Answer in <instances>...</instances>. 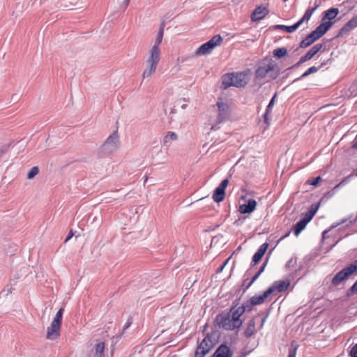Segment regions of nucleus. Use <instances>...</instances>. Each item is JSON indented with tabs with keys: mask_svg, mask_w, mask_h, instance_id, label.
<instances>
[{
	"mask_svg": "<svg viewBox=\"0 0 357 357\" xmlns=\"http://www.w3.org/2000/svg\"><path fill=\"white\" fill-rule=\"evenodd\" d=\"M160 48H157L156 47H151L145 62V68L142 75L143 79L149 78L155 73L160 60Z\"/></svg>",
	"mask_w": 357,
	"mask_h": 357,
	"instance_id": "f257e3e1",
	"label": "nucleus"
},
{
	"mask_svg": "<svg viewBox=\"0 0 357 357\" xmlns=\"http://www.w3.org/2000/svg\"><path fill=\"white\" fill-rule=\"evenodd\" d=\"M250 70L225 74V89L229 86L245 87L249 81Z\"/></svg>",
	"mask_w": 357,
	"mask_h": 357,
	"instance_id": "f03ea898",
	"label": "nucleus"
},
{
	"mask_svg": "<svg viewBox=\"0 0 357 357\" xmlns=\"http://www.w3.org/2000/svg\"><path fill=\"white\" fill-rule=\"evenodd\" d=\"M244 312L245 307L238 306V304L233 306L227 316H225V330L238 329L243 324L240 317Z\"/></svg>",
	"mask_w": 357,
	"mask_h": 357,
	"instance_id": "7ed1b4c3",
	"label": "nucleus"
},
{
	"mask_svg": "<svg viewBox=\"0 0 357 357\" xmlns=\"http://www.w3.org/2000/svg\"><path fill=\"white\" fill-rule=\"evenodd\" d=\"M332 22H321L315 30L309 33L301 43L299 47L305 48L323 36L332 26Z\"/></svg>",
	"mask_w": 357,
	"mask_h": 357,
	"instance_id": "20e7f679",
	"label": "nucleus"
},
{
	"mask_svg": "<svg viewBox=\"0 0 357 357\" xmlns=\"http://www.w3.org/2000/svg\"><path fill=\"white\" fill-rule=\"evenodd\" d=\"M278 67L275 63L270 61H262L255 71L256 79H264L268 75L271 79L278 76Z\"/></svg>",
	"mask_w": 357,
	"mask_h": 357,
	"instance_id": "39448f33",
	"label": "nucleus"
},
{
	"mask_svg": "<svg viewBox=\"0 0 357 357\" xmlns=\"http://www.w3.org/2000/svg\"><path fill=\"white\" fill-rule=\"evenodd\" d=\"M64 308L61 307L53 318L50 326L47 329L46 338L54 340L59 337Z\"/></svg>",
	"mask_w": 357,
	"mask_h": 357,
	"instance_id": "423d86ee",
	"label": "nucleus"
},
{
	"mask_svg": "<svg viewBox=\"0 0 357 357\" xmlns=\"http://www.w3.org/2000/svg\"><path fill=\"white\" fill-rule=\"evenodd\" d=\"M222 38L220 34L214 36L206 43L200 45L195 52V56H203L211 54L215 47L221 45Z\"/></svg>",
	"mask_w": 357,
	"mask_h": 357,
	"instance_id": "0eeeda50",
	"label": "nucleus"
},
{
	"mask_svg": "<svg viewBox=\"0 0 357 357\" xmlns=\"http://www.w3.org/2000/svg\"><path fill=\"white\" fill-rule=\"evenodd\" d=\"M318 5H316L314 7L308 8L303 16L295 24L291 26H286L283 24L275 25V29L278 30H283L287 31V33H293L294 32L303 22H307L311 18L314 12L318 8Z\"/></svg>",
	"mask_w": 357,
	"mask_h": 357,
	"instance_id": "6e6552de",
	"label": "nucleus"
},
{
	"mask_svg": "<svg viewBox=\"0 0 357 357\" xmlns=\"http://www.w3.org/2000/svg\"><path fill=\"white\" fill-rule=\"evenodd\" d=\"M323 47L322 44L317 43L311 47L307 52L301 57L300 60L292 66L290 68H295L301 66L302 63L310 60Z\"/></svg>",
	"mask_w": 357,
	"mask_h": 357,
	"instance_id": "1a4fd4ad",
	"label": "nucleus"
},
{
	"mask_svg": "<svg viewBox=\"0 0 357 357\" xmlns=\"http://www.w3.org/2000/svg\"><path fill=\"white\" fill-rule=\"evenodd\" d=\"M119 136L116 130L113 132L102 145V148L109 151H114L119 146Z\"/></svg>",
	"mask_w": 357,
	"mask_h": 357,
	"instance_id": "9d476101",
	"label": "nucleus"
},
{
	"mask_svg": "<svg viewBox=\"0 0 357 357\" xmlns=\"http://www.w3.org/2000/svg\"><path fill=\"white\" fill-rule=\"evenodd\" d=\"M353 273L350 269L349 266H348L335 275V276L332 279V284L333 285L337 286L342 282L349 278V277Z\"/></svg>",
	"mask_w": 357,
	"mask_h": 357,
	"instance_id": "9b49d317",
	"label": "nucleus"
},
{
	"mask_svg": "<svg viewBox=\"0 0 357 357\" xmlns=\"http://www.w3.org/2000/svg\"><path fill=\"white\" fill-rule=\"evenodd\" d=\"M357 27V15L349 20L339 31L337 37H340Z\"/></svg>",
	"mask_w": 357,
	"mask_h": 357,
	"instance_id": "f8f14e48",
	"label": "nucleus"
},
{
	"mask_svg": "<svg viewBox=\"0 0 357 357\" xmlns=\"http://www.w3.org/2000/svg\"><path fill=\"white\" fill-rule=\"evenodd\" d=\"M269 13L268 9L265 6H258L257 7L251 16V20L252 22H257L262 20L264 17H266Z\"/></svg>",
	"mask_w": 357,
	"mask_h": 357,
	"instance_id": "ddd939ff",
	"label": "nucleus"
},
{
	"mask_svg": "<svg viewBox=\"0 0 357 357\" xmlns=\"http://www.w3.org/2000/svg\"><path fill=\"white\" fill-rule=\"evenodd\" d=\"M268 247V243H264L262 245L259 246L257 252L255 253V255L252 257V260L251 262V267L255 266L257 263H258L262 257L264 255L267 248Z\"/></svg>",
	"mask_w": 357,
	"mask_h": 357,
	"instance_id": "4468645a",
	"label": "nucleus"
},
{
	"mask_svg": "<svg viewBox=\"0 0 357 357\" xmlns=\"http://www.w3.org/2000/svg\"><path fill=\"white\" fill-rule=\"evenodd\" d=\"M289 284L290 282L288 280L275 281L272 286L268 287L267 289H271V294L275 291H277L278 292H282L287 289Z\"/></svg>",
	"mask_w": 357,
	"mask_h": 357,
	"instance_id": "2eb2a0df",
	"label": "nucleus"
},
{
	"mask_svg": "<svg viewBox=\"0 0 357 357\" xmlns=\"http://www.w3.org/2000/svg\"><path fill=\"white\" fill-rule=\"evenodd\" d=\"M271 289H266L261 295L253 296L250 299V301H251V304L257 305L263 303L266 298H267L271 294Z\"/></svg>",
	"mask_w": 357,
	"mask_h": 357,
	"instance_id": "dca6fc26",
	"label": "nucleus"
},
{
	"mask_svg": "<svg viewBox=\"0 0 357 357\" xmlns=\"http://www.w3.org/2000/svg\"><path fill=\"white\" fill-rule=\"evenodd\" d=\"M219 337V333L218 331H213L211 334L207 335L204 339H208L206 344L203 345V347H208V352L213 347L217 341V338Z\"/></svg>",
	"mask_w": 357,
	"mask_h": 357,
	"instance_id": "f3484780",
	"label": "nucleus"
},
{
	"mask_svg": "<svg viewBox=\"0 0 357 357\" xmlns=\"http://www.w3.org/2000/svg\"><path fill=\"white\" fill-rule=\"evenodd\" d=\"M256 206L257 202L253 199H250L248 201L247 204L240 206L239 211L241 213H250L255 209Z\"/></svg>",
	"mask_w": 357,
	"mask_h": 357,
	"instance_id": "a211bd4d",
	"label": "nucleus"
},
{
	"mask_svg": "<svg viewBox=\"0 0 357 357\" xmlns=\"http://www.w3.org/2000/svg\"><path fill=\"white\" fill-rule=\"evenodd\" d=\"M275 98H276V93H275L274 96L271 99L268 105H267V107L266 108L265 113H264V114L263 116L264 123L266 124H267L268 126L270 124V119L268 118V115L272 112L273 107L274 104H275Z\"/></svg>",
	"mask_w": 357,
	"mask_h": 357,
	"instance_id": "6ab92c4d",
	"label": "nucleus"
},
{
	"mask_svg": "<svg viewBox=\"0 0 357 357\" xmlns=\"http://www.w3.org/2000/svg\"><path fill=\"white\" fill-rule=\"evenodd\" d=\"M208 339H204L196 348L195 357H204L208 353V347H203Z\"/></svg>",
	"mask_w": 357,
	"mask_h": 357,
	"instance_id": "aec40b11",
	"label": "nucleus"
},
{
	"mask_svg": "<svg viewBox=\"0 0 357 357\" xmlns=\"http://www.w3.org/2000/svg\"><path fill=\"white\" fill-rule=\"evenodd\" d=\"M255 333V318L251 319L246 326V328L244 331V335L246 337H250Z\"/></svg>",
	"mask_w": 357,
	"mask_h": 357,
	"instance_id": "412c9836",
	"label": "nucleus"
},
{
	"mask_svg": "<svg viewBox=\"0 0 357 357\" xmlns=\"http://www.w3.org/2000/svg\"><path fill=\"white\" fill-rule=\"evenodd\" d=\"M213 199L216 202L223 200V181L220 182L218 187L215 190Z\"/></svg>",
	"mask_w": 357,
	"mask_h": 357,
	"instance_id": "4be33fe9",
	"label": "nucleus"
},
{
	"mask_svg": "<svg viewBox=\"0 0 357 357\" xmlns=\"http://www.w3.org/2000/svg\"><path fill=\"white\" fill-rule=\"evenodd\" d=\"M326 62H323L319 66H312L309 68L306 71H305L299 77L294 79V82H296L298 80H301L303 78L308 76L310 74L317 73L321 67H323L324 65H326Z\"/></svg>",
	"mask_w": 357,
	"mask_h": 357,
	"instance_id": "5701e85b",
	"label": "nucleus"
},
{
	"mask_svg": "<svg viewBox=\"0 0 357 357\" xmlns=\"http://www.w3.org/2000/svg\"><path fill=\"white\" fill-rule=\"evenodd\" d=\"M339 13V10L337 8H331L328 10H327L325 12L324 16L322 19V20H325L326 19L329 20L328 22H331V20H333Z\"/></svg>",
	"mask_w": 357,
	"mask_h": 357,
	"instance_id": "b1692460",
	"label": "nucleus"
},
{
	"mask_svg": "<svg viewBox=\"0 0 357 357\" xmlns=\"http://www.w3.org/2000/svg\"><path fill=\"white\" fill-rule=\"evenodd\" d=\"M164 28H165V23L162 22L160 26V29L158 33L157 37L155 38V43L152 47H156L157 48H160V45L161 44L162 38H163Z\"/></svg>",
	"mask_w": 357,
	"mask_h": 357,
	"instance_id": "393cba45",
	"label": "nucleus"
},
{
	"mask_svg": "<svg viewBox=\"0 0 357 357\" xmlns=\"http://www.w3.org/2000/svg\"><path fill=\"white\" fill-rule=\"evenodd\" d=\"M306 224L301 219L294 227V233L298 236L306 227Z\"/></svg>",
	"mask_w": 357,
	"mask_h": 357,
	"instance_id": "a878e982",
	"label": "nucleus"
},
{
	"mask_svg": "<svg viewBox=\"0 0 357 357\" xmlns=\"http://www.w3.org/2000/svg\"><path fill=\"white\" fill-rule=\"evenodd\" d=\"M178 139V136L174 132H168L167 134L164 137L163 144L167 145L171 141H175Z\"/></svg>",
	"mask_w": 357,
	"mask_h": 357,
	"instance_id": "bb28decb",
	"label": "nucleus"
},
{
	"mask_svg": "<svg viewBox=\"0 0 357 357\" xmlns=\"http://www.w3.org/2000/svg\"><path fill=\"white\" fill-rule=\"evenodd\" d=\"M287 54V50L284 47L277 48L273 51V55L278 58H282Z\"/></svg>",
	"mask_w": 357,
	"mask_h": 357,
	"instance_id": "cd10ccee",
	"label": "nucleus"
},
{
	"mask_svg": "<svg viewBox=\"0 0 357 357\" xmlns=\"http://www.w3.org/2000/svg\"><path fill=\"white\" fill-rule=\"evenodd\" d=\"M222 102H217V106L218 107V111H219V116H218V123L215 124V125H213L212 127H211V130H218V129H220V126H219V124L222 122V117L221 116V113H220V110H221V107H222Z\"/></svg>",
	"mask_w": 357,
	"mask_h": 357,
	"instance_id": "c85d7f7f",
	"label": "nucleus"
},
{
	"mask_svg": "<svg viewBox=\"0 0 357 357\" xmlns=\"http://www.w3.org/2000/svg\"><path fill=\"white\" fill-rule=\"evenodd\" d=\"M354 176V174H351L350 175L347 176V177H345L343 180H342L337 185H336L333 190H337L339 188H340L341 186H343L344 185H346L347 183H348L350 180H351V178Z\"/></svg>",
	"mask_w": 357,
	"mask_h": 357,
	"instance_id": "c756f323",
	"label": "nucleus"
},
{
	"mask_svg": "<svg viewBox=\"0 0 357 357\" xmlns=\"http://www.w3.org/2000/svg\"><path fill=\"white\" fill-rule=\"evenodd\" d=\"M105 344L104 342H99L96 345V353L99 357H102L104 353Z\"/></svg>",
	"mask_w": 357,
	"mask_h": 357,
	"instance_id": "7c9ffc66",
	"label": "nucleus"
},
{
	"mask_svg": "<svg viewBox=\"0 0 357 357\" xmlns=\"http://www.w3.org/2000/svg\"><path fill=\"white\" fill-rule=\"evenodd\" d=\"M298 347L296 344L292 343L289 348L287 357H296Z\"/></svg>",
	"mask_w": 357,
	"mask_h": 357,
	"instance_id": "2f4dec72",
	"label": "nucleus"
},
{
	"mask_svg": "<svg viewBox=\"0 0 357 357\" xmlns=\"http://www.w3.org/2000/svg\"><path fill=\"white\" fill-rule=\"evenodd\" d=\"M39 172V169L38 167H32L30 171L28 172L26 178L28 179L33 178L36 175H37Z\"/></svg>",
	"mask_w": 357,
	"mask_h": 357,
	"instance_id": "473e14b6",
	"label": "nucleus"
},
{
	"mask_svg": "<svg viewBox=\"0 0 357 357\" xmlns=\"http://www.w3.org/2000/svg\"><path fill=\"white\" fill-rule=\"evenodd\" d=\"M211 357H223V344H220Z\"/></svg>",
	"mask_w": 357,
	"mask_h": 357,
	"instance_id": "72a5a7b5",
	"label": "nucleus"
},
{
	"mask_svg": "<svg viewBox=\"0 0 357 357\" xmlns=\"http://www.w3.org/2000/svg\"><path fill=\"white\" fill-rule=\"evenodd\" d=\"M313 217L314 215L308 211L304 215L301 220L307 225L313 218Z\"/></svg>",
	"mask_w": 357,
	"mask_h": 357,
	"instance_id": "f704fd0d",
	"label": "nucleus"
},
{
	"mask_svg": "<svg viewBox=\"0 0 357 357\" xmlns=\"http://www.w3.org/2000/svg\"><path fill=\"white\" fill-rule=\"evenodd\" d=\"M253 306H254V305L251 304V301H248L245 303H243L241 305H240V307H245V312L246 310L247 311H251L252 310V307Z\"/></svg>",
	"mask_w": 357,
	"mask_h": 357,
	"instance_id": "c9c22d12",
	"label": "nucleus"
},
{
	"mask_svg": "<svg viewBox=\"0 0 357 357\" xmlns=\"http://www.w3.org/2000/svg\"><path fill=\"white\" fill-rule=\"evenodd\" d=\"M319 207V203L312 204L310 207L309 213H312V215H314Z\"/></svg>",
	"mask_w": 357,
	"mask_h": 357,
	"instance_id": "e433bc0d",
	"label": "nucleus"
},
{
	"mask_svg": "<svg viewBox=\"0 0 357 357\" xmlns=\"http://www.w3.org/2000/svg\"><path fill=\"white\" fill-rule=\"evenodd\" d=\"M215 323L218 326L219 328H220L221 325L223 324V315L222 314H220L216 317Z\"/></svg>",
	"mask_w": 357,
	"mask_h": 357,
	"instance_id": "4c0bfd02",
	"label": "nucleus"
},
{
	"mask_svg": "<svg viewBox=\"0 0 357 357\" xmlns=\"http://www.w3.org/2000/svg\"><path fill=\"white\" fill-rule=\"evenodd\" d=\"M350 357H357V344H354L349 351Z\"/></svg>",
	"mask_w": 357,
	"mask_h": 357,
	"instance_id": "58836bf2",
	"label": "nucleus"
},
{
	"mask_svg": "<svg viewBox=\"0 0 357 357\" xmlns=\"http://www.w3.org/2000/svg\"><path fill=\"white\" fill-rule=\"evenodd\" d=\"M233 353L230 348L225 344V357H232Z\"/></svg>",
	"mask_w": 357,
	"mask_h": 357,
	"instance_id": "ea45409f",
	"label": "nucleus"
},
{
	"mask_svg": "<svg viewBox=\"0 0 357 357\" xmlns=\"http://www.w3.org/2000/svg\"><path fill=\"white\" fill-rule=\"evenodd\" d=\"M321 181V176H317L314 178H313L312 181H309V183L312 185L316 186L319 182Z\"/></svg>",
	"mask_w": 357,
	"mask_h": 357,
	"instance_id": "a19ab883",
	"label": "nucleus"
},
{
	"mask_svg": "<svg viewBox=\"0 0 357 357\" xmlns=\"http://www.w3.org/2000/svg\"><path fill=\"white\" fill-rule=\"evenodd\" d=\"M259 277V275L256 273V274L252 277V280L246 284L245 289H248Z\"/></svg>",
	"mask_w": 357,
	"mask_h": 357,
	"instance_id": "79ce46f5",
	"label": "nucleus"
},
{
	"mask_svg": "<svg viewBox=\"0 0 357 357\" xmlns=\"http://www.w3.org/2000/svg\"><path fill=\"white\" fill-rule=\"evenodd\" d=\"M349 266L353 273L357 272V259L355 260L353 263L350 264Z\"/></svg>",
	"mask_w": 357,
	"mask_h": 357,
	"instance_id": "37998d69",
	"label": "nucleus"
},
{
	"mask_svg": "<svg viewBox=\"0 0 357 357\" xmlns=\"http://www.w3.org/2000/svg\"><path fill=\"white\" fill-rule=\"evenodd\" d=\"M267 263H268V259H266V261H264L262 264V265L261 266L260 268L259 269V271H257V273L260 275L264 271L265 269V267L267 265Z\"/></svg>",
	"mask_w": 357,
	"mask_h": 357,
	"instance_id": "c03bdc74",
	"label": "nucleus"
},
{
	"mask_svg": "<svg viewBox=\"0 0 357 357\" xmlns=\"http://www.w3.org/2000/svg\"><path fill=\"white\" fill-rule=\"evenodd\" d=\"M349 291L353 293V294L357 293V280L350 287Z\"/></svg>",
	"mask_w": 357,
	"mask_h": 357,
	"instance_id": "a18cd8bd",
	"label": "nucleus"
},
{
	"mask_svg": "<svg viewBox=\"0 0 357 357\" xmlns=\"http://www.w3.org/2000/svg\"><path fill=\"white\" fill-rule=\"evenodd\" d=\"M349 291L353 293V294L357 293V280L350 287Z\"/></svg>",
	"mask_w": 357,
	"mask_h": 357,
	"instance_id": "49530a36",
	"label": "nucleus"
},
{
	"mask_svg": "<svg viewBox=\"0 0 357 357\" xmlns=\"http://www.w3.org/2000/svg\"><path fill=\"white\" fill-rule=\"evenodd\" d=\"M295 261L293 260V259H290L286 264L285 266L287 268H289L293 263H294Z\"/></svg>",
	"mask_w": 357,
	"mask_h": 357,
	"instance_id": "de8ad7c7",
	"label": "nucleus"
},
{
	"mask_svg": "<svg viewBox=\"0 0 357 357\" xmlns=\"http://www.w3.org/2000/svg\"><path fill=\"white\" fill-rule=\"evenodd\" d=\"M250 353V351H248V352H243L241 354H240L238 357H245L248 354Z\"/></svg>",
	"mask_w": 357,
	"mask_h": 357,
	"instance_id": "09e8293b",
	"label": "nucleus"
},
{
	"mask_svg": "<svg viewBox=\"0 0 357 357\" xmlns=\"http://www.w3.org/2000/svg\"><path fill=\"white\" fill-rule=\"evenodd\" d=\"M267 316L268 315H266L265 317H264L262 319H261V327H262L266 320V318H267Z\"/></svg>",
	"mask_w": 357,
	"mask_h": 357,
	"instance_id": "8fccbe9b",
	"label": "nucleus"
},
{
	"mask_svg": "<svg viewBox=\"0 0 357 357\" xmlns=\"http://www.w3.org/2000/svg\"><path fill=\"white\" fill-rule=\"evenodd\" d=\"M73 236V233H72V231H70L66 239V241H68L71 237Z\"/></svg>",
	"mask_w": 357,
	"mask_h": 357,
	"instance_id": "3c124183",
	"label": "nucleus"
},
{
	"mask_svg": "<svg viewBox=\"0 0 357 357\" xmlns=\"http://www.w3.org/2000/svg\"><path fill=\"white\" fill-rule=\"evenodd\" d=\"M346 220H343L341 222H338V223H336L335 225H333L331 226V228H334V227H336L337 226L340 225V224L343 223L344 222H345Z\"/></svg>",
	"mask_w": 357,
	"mask_h": 357,
	"instance_id": "603ef678",
	"label": "nucleus"
},
{
	"mask_svg": "<svg viewBox=\"0 0 357 357\" xmlns=\"http://www.w3.org/2000/svg\"><path fill=\"white\" fill-rule=\"evenodd\" d=\"M223 270V264H222L217 270V273H220Z\"/></svg>",
	"mask_w": 357,
	"mask_h": 357,
	"instance_id": "864d4df0",
	"label": "nucleus"
},
{
	"mask_svg": "<svg viewBox=\"0 0 357 357\" xmlns=\"http://www.w3.org/2000/svg\"><path fill=\"white\" fill-rule=\"evenodd\" d=\"M229 181L227 178H225V189L227 188L228 185Z\"/></svg>",
	"mask_w": 357,
	"mask_h": 357,
	"instance_id": "5fc2aeb1",
	"label": "nucleus"
},
{
	"mask_svg": "<svg viewBox=\"0 0 357 357\" xmlns=\"http://www.w3.org/2000/svg\"><path fill=\"white\" fill-rule=\"evenodd\" d=\"M328 233V231L327 230H325L323 231L322 233V237L324 238H326V234Z\"/></svg>",
	"mask_w": 357,
	"mask_h": 357,
	"instance_id": "6e6d98bb",
	"label": "nucleus"
},
{
	"mask_svg": "<svg viewBox=\"0 0 357 357\" xmlns=\"http://www.w3.org/2000/svg\"><path fill=\"white\" fill-rule=\"evenodd\" d=\"M352 147L355 149H357V141L352 145Z\"/></svg>",
	"mask_w": 357,
	"mask_h": 357,
	"instance_id": "4d7b16f0",
	"label": "nucleus"
},
{
	"mask_svg": "<svg viewBox=\"0 0 357 357\" xmlns=\"http://www.w3.org/2000/svg\"><path fill=\"white\" fill-rule=\"evenodd\" d=\"M229 259H230V257H229L227 259H226V260L225 261V263H224L225 266L227 265V264L228 263V261H229Z\"/></svg>",
	"mask_w": 357,
	"mask_h": 357,
	"instance_id": "13d9d810",
	"label": "nucleus"
},
{
	"mask_svg": "<svg viewBox=\"0 0 357 357\" xmlns=\"http://www.w3.org/2000/svg\"><path fill=\"white\" fill-rule=\"evenodd\" d=\"M130 1V0H126V1H126V6H128V5L129 4Z\"/></svg>",
	"mask_w": 357,
	"mask_h": 357,
	"instance_id": "bf43d9fd",
	"label": "nucleus"
},
{
	"mask_svg": "<svg viewBox=\"0 0 357 357\" xmlns=\"http://www.w3.org/2000/svg\"><path fill=\"white\" fill-rule=\"evenodd\" d=\"M288 234L284 235V236L281 237L280 240L284 239L285 237H287Z\"/></svg>",
	"mask_w": 357,
	"mask_h": 357,
	"instance_id": "052dcab7",
	"label": "nucleus"
}]
</instances>
